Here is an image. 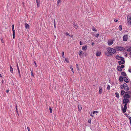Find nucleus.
Segmentation results:
<instances>
[{
	"label": "nucleus",
	"instance_id": "36",
	"mask_svg": "<svg viewBox=\"0 0 131 131\" xmlns=\"http://www.w3.org/2000/svg\"><path fill=\"white\" fill-rule=\"evenodd\" d=\"M62 57L63 58H64V52L63 51L62 52Z\"/></svg>",
	"mask_w": 131,
	"mask_h": 131
},
{
	"label": "nucleus",
	"instance_id": "9",
	"mask_svg": "<svg viewBox=\"0 0 131 131\" xmlns=\"http://www.w3.org/2000/svg\"><path fill=\"white\" fill-rule=\"evenodd\" d=\"M113 40H108L107 42L108 45L109 46H111L113 44Z\"/></svg>",
	"mask_w": 131,
	"mask_h": 131
},
{
	"label": "nucleus",
	"instance_id": "57",
	"mask_svg": "<svg viewBox=\"0 0 131 131\" xmlns=\"http://www.w3.org/2000/svg\"><path fill=\"white\" fill-rule=\"evenodd\" d=\"M88 122L89 123H91V120H89L88 121Z\"/></svg>",
	"mask_w": 131,
	"mask_h": 131
},
{
	"label": "nucleus",
	"instance_id": "33",
	"mask_svg": "<svg viewBox=\"0 0 131 131\" xmlns=\"http://www.w3.org/2000/svg\"><path fill=\"white\" fill-rule=\"evenodd\" d=\"M65 61L68 63H69V61L68 60V59L65 58Z\"/></svg>",
	"mask_w": 131,
	"mask_h": 131
},
{
	"label": "nucleus",
	"instance_id": "24",
	"mask_svg": "<svg viewBox=\"0 0 131 131\" xmlns=\"http://www.w3.org/2000/svg\"><path fill=\"white\" fill-rule=\"evenodd\" d=\"M124 93H125V91L124 90H121V95H123Z\"/></svg>",
	"mask_w": 131,
	"mask_h": 131
},
{
	"label": "nucleus",
	"instance_id": "5",
	"mask_svg": "<svg viewBox=\"0 0 131 131\" xmlns=\"http://www.w3.org/2000/svg\"><path fill=\"white\" fill-rule=\"evenodd\" d=\"M124 89L125 90L128 91L129 89V88L128 87L127 84L126 83H124L123 84Z\"/></svg>",
	"mask_w": 131,
	"mask_h": 131
},
{
	"label": "nucleus",
	"instance_id": "64",
	"mask_svg": "<svg viewBox=\"0 0 131 131\" xmlns=\"http://www.w3.org/2000/svg\"><path fill=\"white\" fill-rule=\"evenodd\" d=\"M12 27H14V25L13 24L12 25Z\"/></svg>",
	"mask_w": 131,
	"mask_h": 131
},
{
	"label": "nucleus",
	"instance_id": "29",
	"mask_svg": "<svg viewBox=\"0 0 131 131\" xmlns=\"http://www.w3.org/2000/svg\"><path fill=\"white\" fill-rule=\"evenodd\" d=\"M110 86L109 85H107V87L106 89L107 90H109L110 89Z\"/></svg>",
	"mask_w": 131,
	"mask_h": 131
},
{
	"label": "nucleus",
	"instance_id": "22",
	"mask_svg": "<svg viewBox=\"0 0 131 131\" xmlns=\"http://www.w3.org/2000/svg\"><path fill=\"white\" fill-rule=\"evenodd\" d=\"M83 51L81 50L79 52V54L81 57L82 55Z\"/></svg>",
	"mask_w": 131,
	"mask_h": 131
},
{
	"label": "nucleus",
	"instance_id": "7",
	"mask_svg": "<svg viewBox=\"0 0 131 131\" xmlns=\"http://www.w3.org/2000/svg\"><path fill=\"white\" fill-rule=\"evenodd\" d=\"M115 58L118 60H124V58L121 57H120L118 55H117L116 56Z\"/></svg>",
	"mask_w": 131,
	"mask_h": 131
},
{
	"label": "nucleus",
	"instance_id": "10",
	"mask_svg": "<svg viewBox=\"0 0 131 131\" xmlns=\"http://www.w3.org/2000/svg\"><path fill=\"white\" fill-rule=\"evenodd\" d=\"M130 96L128 94H125L123 96L124 98L128 99L130 98Z\"/></svg>",
	"mask_w": 131,
	"mask_h": 131
},
{
	"label": "nucleus",
	"instance_id": "3",
	"mask_svg": "<svg viewBox=\"0 0 131 131\" xmlns=\"http://www.w3.org/2000/svg\"><path fill=\"white\" fill-rule=\"evenodd\" d=\"M116 49L118 51H123L125 50V48L122 47H117L116 48Z\"/></svg>",
	"mask_w": 131,
	"mask_h": 131
},
{
	"label": "nucleus",
	"instance_id": "41",
	"mask_svg": "<svg viewBox=\"0 0 131 131\" xmlns=\"http://www.w3.org/2000/svg\"><path fill=\"white\" fill-rule=\"evenodd\" d=\"M53 24H54V26L56 25V21H55V19H53Z\"/></svg>",
	"mask_w": 131,
	"mask_h": 131
},
{
	"label": "nucleus",
	"instance_id": "50",
	"mask_svg": "<svg viewBox=\"0 0 131 131\" xmlns=\"http://www.w3.org/2000/svg\"><path fill=\"white\" fill-rule=\"evenodd\" d=\"M92 113H91V114H90V115L92 117H94V115H92Z\"/></svg>",
	"mask_w": 131,
	"mask_h": 131
},
{
	"label": "nucleus",
	"instance_id": "12",
	"mask_svg": "<svg viewBox=\"0 0 131 131\" xmlns=\"http://www.w3.org/2000/svg\"><path fill=\"white\" fill-rule=\"evenodd\" d=\"M123 79L124 81L126 83H128L129 82L127 78L125 77H123Z\"/></svg>",
	"mask_w": 131,
	"mask_h": 131
},
{
	"label": "nucleus",
	"instance_id": "55",
	"mask_svg": "<svg viewBox=\"0 0 131 131\" xmlns=\"http://www.w3.org/2000/svg\"><path fill=\"white\" fill-rule=\"evenodd\" d=\"M80 44L81 45H82L83 44V43L81 42V41H80Z\"/></svg>",
	"mask_w": 131,
	"mask_h": 131
},
{
	"label": "nucleus",
	"instance_id": "15",
	"mask_svg": "<svg viewBox=\"0 0 131 131\" xmlns=\"http://www.w3.org/2000/svg\"><path fill=\"white\" fill-rule=\"evenodd\" d=\"M17 67L18 71V72L19 77L21 78V74H20V71L19 69V68L18 66V64H17Z\"/></svg>",
	"mask_w": 131,
	"mask_h": 131
},
{
	"label": "nucleus",
	"instance_id": "60",
	"mask_svg": "<svg viewBox=\"0 0 131 131\" xmlns=\"http://www.w3.org/2000/svg\"><path fill=\"white\" fill-rule=\"evenodd\" d=\"M129 55L131 57V51L130 52Z\"/></svg>",
	"mask_w": 131,
	"mask_h": 131
},
{
	"label": "nucleus",
	"instance_id": "4",
	"mask_svg": "<svg viewBox=\"0 0 131 131\" xmlns=\"http://www.w3.org/2000/svg\"><path fill=\"white\" fill-rule=\"evenodd\" d=\"M128 39V35H125L123 37V40L124 41H127Z\"/></svg>",
	"mask_w": 131,
	"mask_h": 131
},
{
	"label": "nucleus",
	"instance_id": "20",
	"mask_svg": "<svg viewBox=\"0 0 131 131\" xmlns=\"http://www.w3.org/2000/svg\"><path fill=\"white\" fill-rule=\"evenodd\" d=\"M99 92L100 94H101L102 92V89L101 87H99Z\"/></svg>",
	"mask_w": 131,
	"mask_h": 131
},
{
	"label": "nucleus",
	"instance_id": "19",
	"mask_svg": "<svg viewBox=\"0 0 131 131\" xmlns=\"http://www.w3.org/2000/svg\"><path fill=\"white\" fill-rule=\"evenodd\" d=\"M123 78L122 76H120L119 77V81L121 82H122L123 81Z\"/></svg>",
	"mask_w": 131,
	"mask_h": 131
},
{
	"label": "nucleus",
	"instance_id": "13",
	"mask_svg": "<svg viewBox=\"0 0 131 131\" xmlns=\"http://www.w3.org/2000/svg\"><path fill=\"white\" fill-rule=\"evenodd\" d=\"M73 25L74 27L75 28V29H77L78 28V26L76 24H75L74 22H73Z\"/></svg>",
	"mask_w": 131,
	"mask_h": 131
},
{
	"label": "nucleus",
	"instance_id": "2",
	"mask_svg": "<svg viewBox=\"0 0 131 131\" xmlns=\"http://www.w3.org/2000/svg\"><path fill=\"white\" fill-rule=\"evenodd\" d=\"M129 102V100L128 99L124 98L123 100V103L125 104L123 109L122 107V112L123 113L126 112L127 109V104Z\"/></svg>",
	"mask_w": 131,
	"mask_h": 131
},
{
	"label": "nucleus",
	"instance_id": "25",
	"mask_svg": "<svg viewBox=\"0 0 131 131\" xmlns=\"http://www.w3.org/2000/svg\"><path fill=\"white\" fill-rule=\"evenodd\" d=\"M118 29L120 31H121L122 30V26L121 25H119Z\"/></svg>",
	"mask_w": 131,
	"mask_h": 131
},
{
	"label": "nucleus",
	"instance_id": "38",
	"mask_svg": "<svg viewBox=\"0 0 131 131\" xmlns=\"http://www.w3.org/2000/svg\"><path fill=\"white\" fill-rule=\"evenodd\" d=\"M49 110H50V113H52V111L51 108L50 107L49 108Z\"/></svg>",
	"mask_w": 131,
	"mask_h": 131
},
{
	"label": "nucleus",
	"instance_id": "54",
	"mask_svg": "<svg viewBox=\"0 0 131 131\" xmlns=\"http://www.w3.org/2000/svg\"><path fill=\"white\" fill-rule=\"evenodd\" d=\"M118 21V20L116 19H115L114 20V21L115 22H117Z\"/></svg>",
	"mask_w": 131,
	"mask_h": 131
},
{
	"label": "nucleus",
	"instance_id": "37",
	"mask_svg": "<svg viewBox=\"0 0 131 131\" xmlns=\"http://www.w3.org/2000/svg\"><path fill=\"white\" fill-rule=\"evenodd\" d=\"M131 93V91H128L126 92V93H125V94L127 93V94H130Z\"/></svg>",
	"mask_w": 131,
	"mask_h": 131
},
{
	"label": "nucleus",
	"instance_id": "40",
	"mask_svg": "<svg viewBox=\"0 0 131 131\" xmlns=\"http://www.w3.org/2000/svg\"><path fill=\"white\" fill-rule=\"evenodd\" d=\"M61 0H58L57 3L58 5L60 2Z\"/></svg>",
	"mask_w": 131,
	"mask_h": 131
},
{
	"label": "nucleus",
	"instance_id": "11",
	"mask_svg": "<svg viewBox=\"0 0 131 131\" xmlns=\"http://www.w3.org/2000/svg\"><path fill=\"white\" fill-rule=\"evenodd\" d=\"M101 51H97L96 52L95 54L96 56L98 57L101 55Z\"/></svg>",
	"mask_w": 131,
	"mask_h": 131
},
{
	"label": "nucleus",
	"instance_id": "8",
	"mask_svg": "<svg viewBox=\"0 0 131 131\" xmlns=\"http://www.w3.org/2000/svg\"><path fill=\"white\" fill-rule=\"evenodd\" d=\"M120 61H118V63L119 65H121L122 64H124L125 63V61L124 60H120Z\"/></svg>",
	"mask_w": 131,
	"mask_h": 131
},
{
	"label": "nucleus",
	"instance_id": "28",
	"mask_svg": "<svg viewBox=\"0 0 131 131\" xmlns=\"http://www.w3.org/2000/svg\"><path fill=\"white\" fill-rule=\"evenodd\" d=\"M127 51L131 52V47L127 49L126 50Z\"/></svg>",
	"mask_w": 131,
	"mask_h": 131
},
{
	"label": "nucleus",
	"instance_id": "16",
	"mask_svg": "<svg viewBox=\"0 0 131 131\" xmlns=\"http://www.w3.org/2000/svg\"><path fill=\"white\" fill-rule=\"evenodd\" d=\"M117 69L118 71L120 72L122 70V69L120 66H118L117 67Z\"/></svg>",
	"mask_w": 131,
	"mask_h": 131
},
{
	"label": "nucleus",
	"instance_id": "49",
	"mask_svg": "<svg viewBox=\"0 0 131 131\" xmlns=\"http://www.w3.org/2000/svg\"><path fill=\"white\" fill-rule=\"evenodd\" d=\"M70 68L71 69V71H72L74 73L73 69L72 67H70Z\"/></svg>",
	"mask_w": 131,
	"mask_h": 131
},
{
	"label": "nucleus",
	"instance_id": "23",
	"mask_svg": "<svg viewBox=\"0 0 131 131\" xmlns=\"http://www.w3.org/2000/svg\"><path fill=\"white\" fill-rule=\"evenodd\" d=\"M10 71L11 73H13V68L11 65H10Z\"/></svg>",
	"mask_w": 131,
	"mask_h": 131
},
{
	"label": "nucleus",
	"instance_id": "26",
	"mask_svg": "<svg viewBox=\"0 0 131 131\" xmlns=\"http://www.w3.org/2000/svg\"><path fill=\"white\" fill-rule=\"evenodd\" d=\"M92 30L95 31H97L96 29L95 28L94 26H93L92 28Z\"/></svg>",
	"mask_w": 131,
	"mask_h": 131
},
{
	"label": "nucleus",
	"instance_id": "43",
	"mask_svg": "<svg viewBox=\"0 0 131 131\" xmlns=\"http://www.w3.org/2000/svg\"><path fill=\"white\" fill-rule=\"evenodd\" d=\"M1 41L3 43H4V40H3V38H1Z\"/></svg>",
	"mask_w": 131,
	"mask_h": 131
},
{
	"label": "nucleus",
	"instance_id": "17",
	"mask_svg": "<svg viewBox=\"0 0 131 131\" xmlns=\"http://www.w3.org/2000/svg\"><path fill=\"white\" fill-rule=\"evenodd\" d=\"M36 3L37 6V7H40V1L39 0H36Z\"/></svg>",
	"mask_w": 131,
	"mask_h": 131
},
{
	"label": "nucleus",
	"instance_id": "34",
	"mask_svg": "<svg viewBox=\"0 0 131 131\" xmlns=\"http://www.w3.org/2000/svg\"><path fill=\"white\" fill-rule=\"evenodd\" d=\"M98 113V112L97 111H93L92 112V113L93 114H95L96 113Z\"/></svg>",
	"mask_w": 131,
	"mask_h": 131
},
{
	"label": "nucleus",
	"instance_id": "21",
	"mask_svg": "<svg viewBox=\"0 0 131 131\" xmlns=\"http://www.w3.org/2000/svg\"><path fill=\"white\" fill-rule=\"evenodd\" d=\"M121 74L123 76H127V74H126V73L124 72H121Z\"/></svg>",
	"mask_w": 131,
	"mask_h": 131
},
{
	"label": "nucleus",
	"instance_id": "48",
	"mask_svg": "<svg viewBox=\"0 0 131 131\" xmlns=\"http://www.w3.org/2000/svg\"><path fill=\"white\" fill-rule=\"evenodd\" d=\"M124 114L127 118L129 117V116L126 113H125Z\"/></svg>",
	"mask_w": 131,
	"mask_h": 131
},
{
	"label": "nucleus",
	"instance_id": "47",
	"mask_svg": "<svg viewBox=\"0 0 131 131\" xmlns=\"http://www.w3.org/2000/svg\"><path fill=\"white\" fill-rule=\"evenodd\" d=\"M99 34H97L95 36L96 37L98 38L99 37Z\"/></svg>",
	"mask_w": 131,
	"mask_h": 131
},
{
	"label": "nucleus",
	"instance_id": "42",
	"mask_svg": "<svg viewBox=\"0 0 131 131\" xmlns=\"http://www.w3.org/2000/svg\"><path fill=\"white\" fill-rule=\"evenodd\" d=\"M66 35L68 36H70L69 33L68 32H66L65 33Z\"/></svg>",
	"mask_w": 131,
	"mask_h": 131
},
{
	"label": "nucleus",
	"instance_id": "31",
	"mask_svg": "<svg viewBox=\"0 0 131 131\" xmlns=\"http://www.w3.org/2000/svg\"><path fill=\"white\" fill-rule=\"evenodd\" d=\"M76 67L77 69V70L78 71L80 70V69L79 68V66L77 64H76Z\"/></svg>",
	"mask_w": 131,
	"mask_h": 131
},
{
	"label": "nucleus",
	"instance_id": "27",
	"mask_svg": "<svg viewBox=\"0 0 131 131\" xmlns=\"http://www.w3.org/2000/svg\"><path fill=\"white\" fill-rule=\"evenodd\" d=\"M115 94L116 96V97H117L118 98H119V96L118 94L117 93H115Z\"/></svg>",
	"mask_w": 131,
	"mask_h": 131
},
{
	"label": "nucleus",
	"instance_id": "39",
	"mask_svg": "<svg viewBox=\"0 0 131 131\" xmlns=\"http://www.w3.org/2000/svg\"><path fill=\"white\" fill-rule=\"evenodd\" d=\"M16 112L18 113V111L17 110V106L16 105Z\"/></svg>",
	"mask_w": 131,
	"mask_h": 131
},
{
	"label": "nucleus",
	"instance_id": "1",
	"mask_svg": "<svg viewBox=\"0 0 131 131\" xmlns=\"http://www.w3.org/2000/svg\"><path fill=\"white\" fill-rule=\"evenodd\" d=\"M107 52H105V54L108 57H111L112 56V54H114L116 53V52L115 49L109 47L107 48Z\"/></svg>",
	"mask_w": 131,
	"mask_h": 131
},
{
	"label": "nucleus",
	"instance_id": "14",
	"mask_svg": "<svg viewBox=\"0 0 131 131\" xmlns=\"http://www.w3.org/2000/svg\"><path fill=\"white\" fill-rule=\"evenodd\" d=\"M87 45L84 46L82 47V50L83 51H85L87 49Z\"/></svg>",
	"mask_w": 131,
	"mask_h": 131
},
{
	"label": "nucleus",
	"instance_id": "35",
	"mask_svg": "<svg viewBox=\"0 0 131 131\" xmlns=\"http://www.w3.org/2000/svg\"><path fill=\"white\" fill-rule=\"evenodd\" d=\"M15 32H13V37L14 39L15 38Z\"/></svg>",
	"mask_w": 131,
	"mask_h": 131
},
{
	"label": "nucleus",
	"instance_id": "45",
	"mask_svg": "<svg viewBox=\"0 0 131 131\" xmlns=\"http://www.w3.org/2000/svg\"><path fill=\"white\" fill-rule=\"evenodd\" d=\"M14 27H12V31L13 32H15V30L14 29Z\"/></svg>",
	"mask_w": 131,
	"mask_h": 131
},
{
	"label": "nucleus",
	"instance_id": "18",
	"mask_svg": "<svg viewBox=\"0 0 131 131\" xmlns=\"http://www.w3.org/2000/svg\"><path fill=\"white\" fill-rule=\"evenodd\" d=\"M25 25L26 29H29V26L28 24L26 23L25 24Z\"/></svg>",
	"mask_w": 131,
	"mask_h": 131
},
{
	"label": "nucleus",
	"instance_id": "56",
	"mask_svg": "<svg viewBox=\"0 0 131 131\" xmlns=\"http://www.w3.org/2000/svg\"><path fill=\"white\" fill-rule=\"evenodd\" d=\"M27 129H28V131H30V128H29L28 127H27Z\"/></svg>",
	"mask_w": 131,
	"mask_h": 131
},
{
	"label": "nucleus",
	"instance_id": "51",
	"mask_svg": "<svg viewBox=\"0 0 131 131\" xmlns=\"http://www.w3.org/2000/svg\"><path fill=\"white\" fill-rule=\"evenodd\" d=\"M128 71L130 73H131V69H129L128 70Z\"/></svg>",
	"mask_w": 131,
	"mask_h": 131
},
{
	"label": "nucleus",
	"instance_id": "62",
	"mask_svg": "<svg viewBox=\"0 0 131 131\" xmlns=\"http://www.w3.org/2000/svg\"><path fill=\"white\" fill-rule=\"evenodd\" d=\"M72 38H73V35H72L71 36H70Z\"/></svg>",
	"mask_w": 131,
	"mask_h": 131
},
{
	"label": "nucleus",
	"instance_id": "61",
	"mask_svg": "<svg viewBox=\"0 0 131 131\" xmlns=\"http://www.w3.org/2000/svg\"><path fill=\"white\" fill-rule=\"evenodd\" d=\"M34 62H35V65L36 66H37V64H36V63L35 62V61H34Z\"/></svg>",
	"mask_w": 131,
	"mask_h": 131
},
{
	"label": "nucleus",
	"instance_id": "32",
	"mask_svg": "<svg viewBox=\"0 0 131 131\" xmlns=\"http://www.w3.org/2000/svg\"><path fill=\"white\" fill-rule=\"evenodd\" d=\"M120 87L121 89H124V85L122 84L120 86Z\"/></svg>",
	"mask_w": 131,
	"mask_h": 131
},
{
	"label": "nucleus",
	"instance_id": "58",
	"mask_svg": "<svg viewBox=\"0 0 131 131\" xmlns=\"http://www.w3.org/2000/svg\"><path fill=\"white\" fill-rule=\"evenodd\" d=\"M94 44V43L93 42L91 44H92V45L93 46V45Z\"/></svg>",
	"mask_w": 131,
	"mask_h": 131
},
{
	"label": "nucleus",
	"instance_id": "44",
	"mask_svg": "<svg viewBox=\"0 0 131 131\" xmlns=\"http://www.w3.org/2000/svg\"><path fill=\"white\" fill-rule=\"evenodd\" d=\"M120 67L122 69H123L124 68L125 66L123 65H122L120 66Z\"/></svg>",
	"mask_w": 131,
	"mask_h": 131
},
{
	"label": "nucleus",
	"instance_id": "30",
	"mask_svg": "<svg viewBox=\"0 0 131 131\" xmlns=\"http://www.w3.org/2000/svg\"><path fill=\"white\" fill-rule=\"evenodd\" d=\"M79 111H81L82 109V107L81 106H78Z\"/></svg>",
	"mask_w": 131,
	"mask_h": 131
},
{
	"label": "nucleus",
	"instance_id": "52",
	"mask_svg": "<svg viewBox=\"0 0 131 131\" xmlns=\"http://www.w3.org/2000/svg\"><path fill=\"white\" fill-rule=\"evenodd\" d=\"M9 89L7 90H6V92L7 93H8L9 92Z\"/></svg>",
	"mask_w": 131,
	"mask_h": 131
},
{
	"label": "nucleus",
	"instance_id": "63",
	"mask_svg": "<svg viewBox=\"0 0 131 131\" xmlns=\"http://www.w3.org/2000/svg\"><path fill=\"white\" fill-rule=\"evenodd\" d=\"M54 28H56V25H55V26H54Z\"/></svg>",
	"mask_w": 131,
	"mask_h": 131
},
{
	"label": "nucleus",
	"instance_id": "59",
	"mask_svg": "<svg viewBox=\"0 0 131 131\" xmlns=\"http://www.w3.org/2000/svg\"><path fill=\"white\" fill-rule=\"evenodd\" d=\"M86 54V52H84V53H83V54H84L85 55V54Z\"/></svg>",
	"mask_w": 131,
	"mask_h": 131
},
{
	"label": "nucleus",
	"instance_id": "53",
	"mask_svg": "<svg viewBox=\"0 0 131 131\" xmlns=\"http://www.w3.org/2000/svg\"><path fill=\"white\" fill-rule=\"evenodd\" d=\"M125 54H126L125 55V57H127V53L126 52H125Z\"/></svg>",
	"mask_w": 131,
	"mask_h": 131
},
{
	"label": "nucleus",
	"instance_id": "6",
	"mask_svg": "<svg viewBox=\"0 0 131 131\" xmlns=\"http://www.w3.org/2000/svg\"><path fill=\"white\" fill-rule=\"evenodd\" d=\"M128 23L129 24H131V18L130 16L128 15L127 17Z\"/></svg>",
	"mask_w": 131,
	"mask_h": 131
},
{
	"label": "nucleus",
	"instance_id": "46",
	"mask_svg": "<svg viewBox=\"0 0 131 131\" xmlns=\"http://www.w3.org/2000/svg\"><path fill=\"white\" fill-rule=\"evenodd\" d=\"M31 76H32V77H34V75L33 74V72L32 71H31Z\"/></svg>",
	"mask_w": 131,
	"mask_h": 131
}]
</instances>
